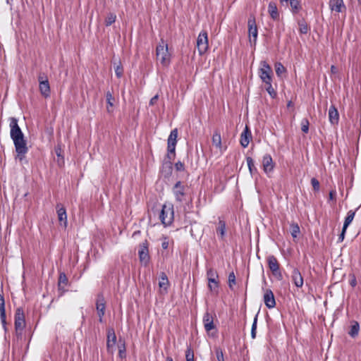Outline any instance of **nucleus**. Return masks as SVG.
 Listing matches in <instances>:
<instances>
[{
    "mask_svg": "<svg viewBox=\"0 0 361 361\" xmlns=\"http://www.w3.org/2000/svg\"><path fill=\"white\" fill-rule=\"evenodd\" d=\"M9 126L11 128L10 136L13 142L17 154L16 159H18L20 161H22L25 159V154L28 152L27 141L25 139L24 134L23 133L20 128L18 124L17 118L11 117L10 118Z\"/></svg>",
    "mask_w": 361,
    "mask_h": 361,
    "instance_id": "1",
    "label": "nucleus"
},
{
    "mask_svg": "<svg viewBox=\"0 0 361 361\" xmlns=\"http://www.w3.org/2000/svg\"><path fill=\"white\" fill-rule=\"evenodd\" d=\"M157 59L163 66H167L171 61V54L169 52L168 44L163 40L157 47L156 49Z\"/></svg>",
    "mask_w": 361,
    "mask_h": 361,
    "instance_id": "2",
    "label": "nucleus"
},
{
    "mask_svg": "<svg viewBox=\"0 0 361 361\" xmlns=\"http://www.w3.org/2000/svg\"><path fill=\"white\" fill-rule=\"evenodd\" d=\"M174 217L173 206L171 204H165L162 206L159 214V219L165 226H169L173 222Z\"/></svg>",
    "mask_w": 361,
    "mask_h": 361,
    "instance_id": "3",
    "label": "nucleus"
},
{
    "mask_svg": "<svg viewBox=\"0 0 361 361\" xmlns=\"http://www.w3.org/2000/svg\"><path fill=\"white\" fill-rule=\"evenodd\" d=\"M258 75L264 83L272 82L273 71L271 66L265 61H262L258 70Z\"/></svg>",
    "mask_w": 361,
    "mask_h": 361,
    "instance_id": "4",
    "label": "nucleus"
},
{
    "mask_svg": "<svg viewBox=\"0 0 361 361\" xmlns=\"http://www.w3.org/2000/svg\"><path fill=\"white\" fill-rule=\"evenodd\" d=\"M209 47L207 32L202 30L198 35L197 39V47L200 55L204 54Z\"/></svg>",
    "mask_w": 361,
    "mask_h": 361,
    "instance_id": "5",
    "label": "nucleus"
},
{
    "mask_svg": "<svg viewBox=\"0 0 361 361\" xmlns=\"http://www.w3.org/2000/svg\"><path fill=\"white\" fill-rule=\"evenodd\" d=\"M249 40L251 44H255L257 39V27L254 18H250L247 21Z\"/></svg>",
    "mask_w": 361,
    "mask_h": 361,
    "instance_id": "6",
    "label": "nucleus"
},
{
    "mask_svg": "<svg viewBox=\"0 0 361 361\" xmlns=\"http://www.w3.org/2000/svg\"><path fill=\"white\" fill-rule=\"evenodd\" d=\"M25 326L24 312L22 308L16 310L15 314V329L17 332L21 333Z\"/></svg>",
    "mask_w": 361,
    "mask_h": 361,
    "instance_id": "7",
    "label": "nucleus"
},
{
    "mask_svg": "<svg viewBox=\"0 0 361 361\" xmlns=\"http://www.w3.org/2000/svg\"><path fill=\"white\" fill-rule=\"evenodd\" d=\"M267 262L269 268L271 271L272 274L281 279L282 278V274L280 271L279 264L276 258L274 255H270L267 257Z\"/></svg>",
    "mask_w": 361,
    "mask_h": 361,
    "instance_id": "8",
    "label": "nucleus"
},
{
    "mask_svg": "<svg viewBox=\"0 0 361 361\" xmlns=\"http://www.w3.org/2000/svg\"><path fill=\"white\" fill-rule=\"evenodd\" d=\"M177 137H178V130L176 128L172 130L171 133L168 137V152L169 157H170V154H175L176 145L177 142Z\"/></svg>",
    "mask_w": 361,
    "mask_h": 361,
    "instance_id": "9",
    "label": "nucleus"
},
{
    "mask_svg": "<svg viewBox=\"0 0 361 361\" xmlns=\"http://www.w3.org/2000/svg\"><path fill=\"white\" fill-rule=\"evenodd\" d=\"M116 343V336L114 329L109 328L107 330V341H106V348L107 350L113 353L115 350V345Z\"/></svg>",
    "mask_w": 361,
    "mask_h": 361,
    "instance_id": "10",
    "label": "nucleus"
},
{
    "mask_svg": "<svg viewBox=\"0 0 361 361\" xmlns=\"http://www.w3.org/2000/svg\"><path fill=\"white\" fill-rule=\"evenodd\" d=\"M185 188L180 181H178L173 188V193L175 196L176 201L182 202L185 195Z\"/></svg>",
    "mask_w": 361,
    "mask_h": 361,
    "instance_id": "11",
    "label": "nucleus"
},
{
    "mask_svg": "<svg viewBox=\"0 0 361 361\" xmlns=\"http://www.w3.org/2000/svg\"><path fill=\"white\" fill-rule=\"evenodd\" d=\"M96 309L99 316V322H103V317L105 314V300L102 295H98L96 302Z\"/></svg>",
    "mask_w": 361,
    "mask_h": 361,
    "instance_id": "12",
    "label": "nucleus"
},
{
    "mask_svg": "<svg viewBox=\"0 0 361 361\" xmlns=\"http://www.w3.org/2000/svg\"><path fill=\"white\" fill-rule=\"evenodd\" d=\"M139 258L142 263L147 265L149 260V255L147 243H143L140 245L138 251Z\"/></svg>",
    "mask_w": 361,
    "mask_h": 361,
    "instance_id": "13",
    "label": "nucleus"
},
{
    "mask_svg": "<svg viewBox=\"0 0 361 361\" xmlns=\"http://www.w3.org/2000/svg\"><path fill=\"white\" fill-rule=\"evenodd\" d=\"M264 302L269 308H274L276 305V300L273 292L270 289H266L264 293Z\"/></svg>",
    "mask_w": 361,
    "mask_h": 361,
    "instance_id": "14",
    "label": "nucleus"
},
{
    "mask_svg": "<svg viewBox=\"0 0 361 361\" xmlns=\"http://www.w3.org/2000/svg\"><path fill=\"white\" fill-rule=\"evenodd\" d=\"M214 315L209 313V312H206L203 316L202 321L207 332H209L211 330L215 328L214 324Z\"/></svg>",
    "mask_w": 361,
    "mask_h": 361,
    "instance_id": "15",
    "label": "nucleus"
},
{
    "mask_svg": "<svg viewBox=\"0 0 361 361\" xmlns=\"http://www.w3.org/2000/svg\"><path fill=\"white\" fill-rule=\"evenodd\" d=\"M56 212L58 215V219L61 225L64 227L67 226V214L66 209L61 204H58L56 205Z\"/></svg>",
    "mask_w": 361,
    "mask_h": 361,
    "instance_id": "16",
    "label": "nucleus"
},
{
    "mask_svg": "<svg viewBox=\"0 0 361 361\" xmlns=\"http://www.w3.org/2000/svg\"><path fill=\"white\" fill-rule=\"evenodd\" d=\"M262 166L266 173L271 172L274 167L272 158L269 154H265L262 159Z\"/></svg>",
    "mask_w": 361,
    "mask_h": 361,
    "instance_id": "17",
    "label": "nucleus"
},
{
    "mask_svg": "<svg viewBox=\"0 0 361 361\" xmlns=\"http://www.w3.org/2000/svg\"><path fill=\"white\" fill-rule=\"evenodd\" d=\"M291 279L297 288H301L303 286L304 281L301 273L298 269H294L292 271Z\"/></svg>",
    "mask_w": 361,
    "mask_h": 361,
    "instance_id": "18",
    "label": "nucleus"
},
{
    "mask_svg": "<svg viewBox=\"0 0 361 361\" xmlns=\"http://www.w3.org/2000/svg\"><path fill=\"white\" fill-rule=\"evenodd\" d=\"M39 90L43 96L48 97L50 93V87L47 79L44 80L43 77H39Z\"/></svg>",
    "mask_w": 361,
    "mask_h": 361,
    "instance_id": "19",
    "label": "nucleus"
},
{
    "mask_svg": "<svg viewBox=\"0 0 361 361\" xmlns=\"http://www.w3.org/2000/svg\"><path fill=\"white\" fill-rule=\"evenodd\" d=\"M212 145L219 149L221 154L226 149V147L222 146L221 135L218 131H216L212 136Z\"/></svg>",
    "mask_w": 361,
    "mask_h": 361,
    "instance_id": "20",
    "label": "nucleus"
},
{
    "mask_svg": "<svg viewBox=\"0 0 361 361\" xmlns=\"http://www.w3.org/2000/svg\"><path fill=\"white\" fill-rule=\"evenodd\" d=\"M329 6L331 11H334L338 13L342 12L345 9L343 0H330Z\"/></svg>",
    "mask_w": 361,
    "mask_h": 361,
    "instance_id": "21",
    "label": "nucleus"
},
{
    "mask_svg": "<svg viewBox=\"0 0 361 361\" xmlns=\"http://www.w3.org/2000/svg\"><path fill=\"white\" fill-rule=\"evenodd\" d=\"M268 13L274 20H279L280 15L276 3L271 1L269 4Z\"/></svg>",
    "mask_w": 361,
    "mask_h": 361,
    "instance_id": "22",
    "label": "nucleus"
},
{
    "mask_svg": "<svg viewBox=\"0 0 361 361\" xmlns=\"http://www.w3.org/2000/svg\"><path fill=\"white\" fill-rule=\"evenodd\" d=\"M329 119L331 124H337L339 120L338 110L334 106H331L329 110Z\"/></svg>",
    "mask_w": 361,
    "mask_h": 361,
    "instance_id": "23",
    "label": "nucleus"
},
{
    "mask_svg": "<svg viewBox=\"0 0 361 361\" xmlns=\"http://www.w3.org/2000/svg\"><path fill=\"white\" fill-rule=\"evenodd\" d=\"M250 138H251L250 131L249 130L248 128L246 126L245 130H243V132L241 133V135H240V145L243 147H247V145L250 143Z\"/></svg>",
    "mask_w": 361,
    "mask_h": 361,
    "instance_id": "24",
    "label": "nucleus"
},
{
    "mask_svg": "<svg viewBox=\"0 0 361 361\" xmlns=\"http://www.w3.org/2000/svg\"><path fill=\"white\" fill-rule=\"evenodd\" d=\"M0 317L4 326L6 325L5 302L3 295L0 294Z\"/></svg>",
    "mask_w": 361,
    "mask_h": 361,
    "instance_id": "25",
    "label": "nucleus"
},
{
    "mask_svg": "<svg viewBox=\"0 0 361 361\" xmlns=\"http://www.w3.org/2000/svg\"><path fill=\"white\" fill-rule=\"evenodd\" d=\"M216 233L221 239H224L226 233V224L224 221L219 220L218 227L216 228Z\"/></svg>",
    "mask_w": 361,
    "mask_h": 361,
    "instance_id": "26",
    "label": "nucleus"
},
{
    "mask_svg": "<svg viewBox=\"0 0 361 361\" xmlns=\"http://www.w3.org/2000/svg\"><path fill=\"white\" fill-rule=\"evenodd\" d=\"M114 70L116 76L120 78L123 73V68L120 60L114 61Z\"/></svg>",
    "mask_w": 361,
    "mask_h": 361,
    "instance_id": "27",
    "label": "nucleus"
},
{
    "mask_svg": "<svg viewBox=\"0 0 361 361\" xmlns=\"http://www.w3.org/2000/svg\"><path fill=\"white\" fill-rule=\"evenodd\" d=\"M159 286L160 288L166 290L169 286V280L166 275L164 273H161L159 278Z\"/></svg>",
    "mask_w": 361,
    "mask_h": 361,
    "instance_id": "28",
    "label": "nucleus"
},
{
    "mask_svg": "<svg viewBox=\"0 0 361 361\" xmlns=\"http://www.w3.org/2000/svg\"><path fill=\"white\" fill-rule=\"evenodd\" d=\"M355 212H353V210H350L348 212L347 216L345 219V221H344L343 226V227H344V229H347L348 226L352 223V221L355 217Z\"/></svg>",
    "mask_w": 361,
    "mask_h": 361,
    "instance_id": "29",
    "label": "nucleus"
},
{
    "mask_svg": "<svg viewBox=\"0 0 361 361\" xmlns=\"http://www.w3.org/2000/svg\"><path fill=\"white\" fill-rule=\"evenodd\" d=\"M207 277L208 281H210V282H214L215 279H219L217 272L212 268H210L207 270Z\"/></svg>",
    "mask_w": 361,
    "mask_h": 361,
    "instance_id": "30",
    "label": "nucleus"
},
{
    "mask_svg": "<svg viewBox=\"0 0 361 361\" xmlns=\"http://www.w3.org/2000/svg\"><path fill=\"white\" fill-rule=\"evenodd\" d=\"M275 71H276V74L277 75V76L281 77L282 75L284 73H286V69L281 63L276 62L275 63Z\"/></svg>",
    "mask_w": 361,
    "mask_h": 361,
    "instance_id": "31",
    "label": "nucleus"
},
{
    "mask_svg": "<svg viewBox=\"0 0 361 361\" xmlns=\"http://www.w3.org/2000/svg\"><path fill=\"white\" fill-rule=\"evenodd\" d=\"M360 330V325L357 322H355L354 324L351 326L350 330L348 332L349 335L354 338L358 335Z\"/></svg>",
    "mask_w": 361,
    "mask_h": 361,
    "instance_id": "32",
    "label": "nucleus"
},
{
    "mask_svg": "<svg viewBox=\"0 0 361 361\" xmlns=\"http://www.w3.org/2000/svg\"><path fill=\"white\" fill-rule=\"evenodd\" d=\"M106 102H107V111L109 112L111 111V108L114 106L113 100L114 99L112 94L110 92H108L106 94Z\"/></svg>",
    "mask_w": 361,
    "mask_h": 361,
    "instance_id": "33",
    "label": "nucleus"
},
{
    "mask_svg": "<svg viewBox=\"0 0 361 361\" xmlns=\"http://www.w3.org/2000/svg\"><path fill=\"white\" fill-rule=\"evenodd\" d=\"M246 161H247V166H248L250 173L251 175H253V173L257 171V169L254 164V161L250 157H247Z\"/></svg>",
    "mask_w": 361,
    "mask_h": 361,
    "instance_id": "34",
    "label": "nucleus"
},
{
    "mask_svg": "<svg viewBox=\"0 0 361 361\" xmlns=\"http://www.w3.org/2000/svg\"><path fill=\"white\" fill-rule=\"evenodd\" d=\"M300 233V227L298 224H292L290 225V233L293 238H295L298 237Z\"/></svg>",
    "mask_w": 361,
    "mask_h": 361,
    "instance_id": "35",
    "label": "nucleus"
},
{
    "mask_svg": "<svg viewBox=\"0 0 361 361\" xmlns=\"http://www.w3.org/2000/svg\"><path fill=\"white\" fill-rule=\"evenodd\" d=\"M289 4L293 13H297L300 8V3L298 0H289Z\"/></svg>",
    "mask_w": 361,
    "mask_h": 361,
    "instance_id": "36",
    "label": "nucleus"
},
{
    "mask_svg": "<svg viewBox=\"0 0 361 361\" xmlns=\"http://www.w3.org/2000/svg\"><path fill=\"white\" fill-rule=\"evenodd\" d=\"M116 16L114 13H109L105 20V24L106 26L111 25L116 20Z\"/></svg>",
    "mask_w": 361,
    "mask_h": 361,
    "instance_id": "37",
    "label": "nucleus"
},
{
    "mask_svg": "<svg viewBox=\"0 0 361 361\" xmlns=\"http://www.w3.org/2000/svg\"><path fill=\"white\" fill-rule=\"evenodd\" d=\"M310 123L307 118H303L301 121V130L303 133H307L309 130Z\"/></svg>",
    "mask_w": 361,
    "mask_h": 361,
    "instance_id": "38",
    "label": "nucleus"
},
{
    "mask_svg": "<svg viewBox=\"0 0 361 361\" xmlns=\"http://www.w3.org/2000/svg\"><path fill=\"white\" fill-rule=\"evenodd\" d=\"M219 287L218 279H215L214 282L208 281V288L211 291H217Z\"/></svg>",
    "mask_w": 361,
    "mask_h": 361,
    "instance_id": "39",
    "label": "nucleus"
},
{
    "mask_svg": "<svg viewBox=\"0 0 361 361\" xmlns=\"http://www.w3.org/2000/svg\"><path fill=\"white\" fill-rule=\"evenodd\" d=\"M265 85H267L266 90L268 92V93L269 94V95L271 97H276V92L272 87L271 82H269V83H265Z\"/></svg>",
    "mask_w": 361,
    "mask_h": 361,
    "instance_id": "40",
    "label": "nucleus"
},
{
    "mask_svg": "<svg viewBox=\"0 0 361 361\" xmlns=\"http://www.w3.org/2000/svg\"><path fill=\"white\" fill-rule=\"evenodd\" d=\"M234 284H235V276L233 272H231L228 276V286L232 288L233 285Z\"/></svg>",
    "mask_w": 361,
    "mask_h": 361,
    "instance_id": "41",
    "label": "nucleus"
},
{
    "mask_svg": "<svg viewBox=\"0 0 361 361\" xmlns=\"http://www.w3.org/2000/svg\"><path fill=\"white\" fill-rule=\"evenodd\" d=\"M186 361H194V354L190 348L186 350L185 353Z\"/></svg>",
    "mask_w": 361,
    "mask_h": 361,
    "instance_id": "42",
    "label": "nucleus"
},
{
    "mask_svg": "<svg viewBox=\"0 0 361 361\" xmlns=\"http://www.w3.org/2000/svg\"><path fill=\"white\" fill-rule=\"evenodd\" d=\"M118 354H119V356L123 358L126 356V347L124 345V344H123L122 345H119L118 346Z\"/></svg>",
    "mask_w": 361,
    "mask_h": 361,
    "instance_id": "43",
    "label": "nucleus"
},
{
    "mask_svg": "<svg viewBox=\"0 0 361 361\" xmlns=\"http://www.w3.org/2000/svg\"><path fill=\"white\" fill-rule=\"evenodd\" d=\"M311 183H312V185L314 190H319V183L316 178H312Z\"/></svg>",
    "mask_w": 361,
    "mask_h": 361,
    "instance_id": "44",
    "label": "nucleus"
},
{
    "mask_svg": "<svg viewBox=\"0 0 361 361\" xmlns=\"http://www.w3.org/2000/svg\"><path fill=\"white\" fill-rule=\"evenodd\" d=\"M175 168L177 171H184V169H185L184 164L182 163L181 161H178L175 164Z\"/></svg>",
    "mask_w": 361,
    "mask_h": 361,
    "instance_id": "45",
    "label": "nucleus"
},
{
    "mask_svg": "<svg viewBox=\"0 0 361 361\" xmlns=\"http://www.w3.org/2000/svg\"><path fill=\"white\" fill-rule=\"evenodd\" d=\"M67 278L64 274H60L59 276V283H66Z\"/></svg>",
    "mask_w": 361,
    "mask_h": 361,
    "instance_id": "46",
    "label": "nucleus"
},
{
    "mask_svg": "<svg viewBox=\"0 0 361 361\" xmlns=\"http://www.w3.org/2000/svg\"><path fill=\"white\" fill-rule=\"evenodd\" d=\"M158 99H159V95H158V94H156L155 96H154V97L150 99V101H149V105H151V106L154 105V104L157 103V102Z\"/></svg>",
    "mask_w": 361,
    "mask_h": 361,
    "instance_id": "47",
    "label": "nucleus"
},
{
    "mask_svg": "<svg viewBox=\"0 0 361 361\" xmlns=\"http://www.w3.org/2000/svg\"><path fill=\"white\" fill-rule=\"evenodd\" d=\"M345 231H346V229H344V227H343V229H342V231H341V233L340 234L339 237H338V240L340 242H342L345 238Z\"/></svg>",
    "mask_w": 361,
    "mask_h": 361,
    "instance_id": "48",
    "label": "nucleus"
},
{
    "mask_svg": "<svg viewBox=\"0 0 361 361\" xmlns=\"http://www.w3.org/2000/svg\"><path fill=\"white\" fill-rule=\"evenodd\" d=\"M161 247L163 249L166 250L169 247V242L168 240H166V238H165L161 243Z\"/></svg>",
    "mask_w": 361,
    "mask_h": 361,
    "instance_id": "49",
    "label": "nucleus"
},
{
    "mask_svg": "<svg viewBox=\"0 0 361 361\" xmlns=\"http://www.w3.org/2000/svg\"><path fill=\"white\" fill-rule=\"evenodd\" d=\"M216 357L218 361H224L223 353L221 351L216 352Z\"/></svg>",
    "mask_w": 361,
    "mask_h": 361,
    "instance_id": "50",
    "label": "nucleus"
},
{
    "mask_svg": "<svg viewBox=\"0 0 361 361\" xmlns=\"http://www.w3.org/2000/svg\"><path fill=\"white\" fill-rule=\"evenodd\" d=\"M257 314L255 317L254 321L252 325V329L257 330Z\"/></svg>",
    "mask_w": 361,
    "mask_h": 361,
    "instance_id": "51",
    "label": "nucleus"
},
{
    "mask_svg": "<svg viewBox=\"0 0 361 361\" xmlns=\"http://www.w3.org/2000/svg\"><path fill=\"white\" fill-rule=\"evenodd\" d=\"M281 6L287 7L289 5V0H279Z\"/></svg>",
    "mask_w": 361,
    "mask_h": 361,
    "instance_id": "52",
    "label": "nucleus"
},
{
    "mask_svg": "<svg viewBox=\"0 0 361 361\" xmlns=\"http://www.w3.org/2000/svg\"><path fill=\"white\" fill-rule=\"evenodd\" d=\"M331 71L334 74L336 73H337V68L335 66H331Z\"/></svg>",
    "mask_w": 361,
    "mask_h": 361,
    "instance_id": "53",
    "label": "nucleus"
},
{
    "mask_svg": "<svg viewBox=\"0 0 361 361\" xmlns=\"http://www.w3.org/2000/svg\"><path fill=\"white\" fill-rule=\"evenodd\" d=\"M251 336L252 338L256 337V330L251 329Z\"/></svg>",
    "mask_w": 361,
    "mask_h": 361,
    "instance_id": "54",
    "label": "nucleus"
},
{
    "mask_svg": "<svg viewBox=\"0 0 361 361\" xmlns=\"http://www.w3.org/2000/svg\"><path fill=\"white\" fill-rule=\"evenodd\" d=\"M334 195H335V192L334 191H331L330 193H329V198L331 200H333L334 198Z\"/></svg>",
    "mask_w": 361,
    "mask_h": 361,
    "instance_id": "55",
    "label": "nucleus"
},
{
    "mask_svg": "<svg viewBox=\"0 0 361 361\" xmlns=\"http://www.w3.org/2000/svg\"><path fill=\"white\" fill-rule=\"evenodd\" d=\"M301 32L302 33H306L307 32V27H304L301 28Z\"/></svg>",
    "mask_w": 361,
    "mask_h": 361,
    "instance_id": "56",
    "label": "nucleus"
},
{
    "mask_svg": "<svg viewBox=\"0 0 361 361\" xmlns=\"http://www.w3.org/2000/svg\"><path fill=\"white\" fill-rule=\"evenodd\" d=\"M350 284H351L353 286H355V279H353V280L351 281Z\"/></svg>",
    "mask_w": 361,
    "mask_h": 361,
    "instance_id": "57",
    "label": "nucleus"
},
{
    "mask_svg": "<svg viewBox=\"0 0 361 361\" xmlns=\"http://www.w3.org/2000/svg\"><path fill=\"white\" fill-rule=\"evenodd\" d=\"M166 361H173V360L172 357H167Z\"/></svg>",
    "mask_w": 361,
    "mask_h": 361,
    "instance_id": "58",
    "label": "nucleus"
},
{
    "mask_svg": "<svg viewBox=\"0 0 361 361\" xmlns=\"http://www.w3.org/2000/svg\"><path fill=\"white\" fill-rule=\"evenodd\" d=\"M59 150H60V149H59V150H58V149H56V154H57V155H58V156H60Z\"/></svg>",
    "mask_w": 361,
    "mask_h": 361,
    "instance_id": "59",
    "label": "nucleus"
},
{
    "mask_svg": "<svg viewBox=\"0 0 361 361\" xmlns=\"http://www.w3.org/2000/svg\"><path fill=\"white\" fill-rule=\"evenodd\" d=\"M360 3L361 4V0H359Z\"/></svg>",
    "mask_w": 361,
    "mask_h": 361,
    "instance_id": "60",
    "label": "nucleus"
}]
</instances>
